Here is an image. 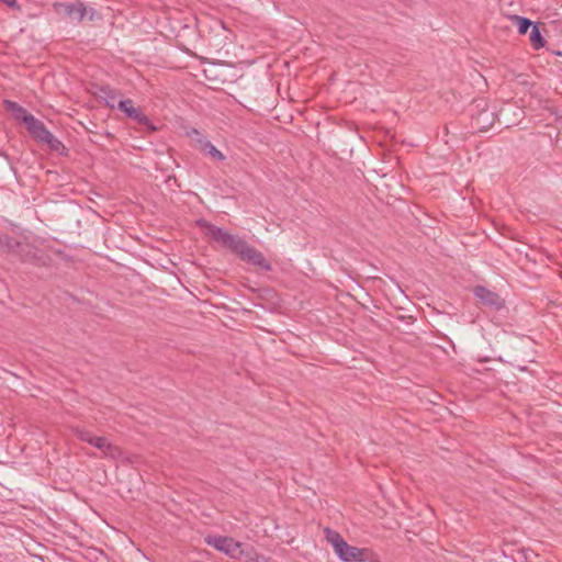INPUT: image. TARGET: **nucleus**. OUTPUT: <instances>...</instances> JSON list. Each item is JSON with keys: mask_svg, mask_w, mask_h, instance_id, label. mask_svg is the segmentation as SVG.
<instances>
[{"mask_svg": "<svg viewBox=\"0 0 562 562\" xmlns=\"http://www.w3.org/2000/svg\"><path fill=\"white\" fill-rule=\"evenodd\" d=\"M325 539L331 544L334 552L341 562H367L372 550L350 546L336 529H324Z\"/></svg>", "mask_w": 562, "mask_h": 562, "instance_id": "1", "label": "nucleus"}, {"mask_svg": "<svg viewBox=\"0 0 562 562\" xmlns=\"http://www.w3.org/2000/svg\"><path fill=\"white\" fill-rule=\"evenodd\" d=\"M213 47L216 48L221 57L229 55L231 49L234 47L235 34L226 27L222 20H213Z\"/></svg>", "mask_w": 562, "mask_h": 562, "instance_id": "2", "label": "nucleus"}, {"mask_svg": "<svg viewBox=\"0 0 562 562\" xmlns=\"http://www.w3.org/2000/svg\"><path fill=\"white\" fill-rule=\"evenodd\" d=\"M236 256L241 261L261 271H271L272 269L270 261L263 256V254L246 240Z\"/></svg>", "mask_w": 562, "mask_h": 562, "instance_id": "3", "label": "nucleus"}, {"mask_svg": "<svg viewBox=\"0 0 562 562\" xmlns=\"http://www.w3.org/2000/svg\"><path fill=\"white\" fill-rule=\"evenodd\" d=\"M117 109L125 113L127 117L139 124L144 132L154 133L157 131V127L151 123L148 116L145 115L139 108L134 106L133 100H120L117 102Z\"/></svg>", "mask_w": 562, "mask_h": 562, "instance_id": "4", "label": "nucleus"}, {"mask_svg": "<svg viewBox=\"0 0 562 562\" xmlns=\"http://www.w3.org/2000/svg\"><path fill=\"white\" fill-rule=\"evenodd\" d=\"M244 241L245 239L238 235H233L224 228L213 225V243L218 244L222 248L231 251L235 256L239 251L240 247L244 246Z\"/></svg>", "mask_w": 562, "mask_h": 562, "instance_id": "5", "label": "nucleus"}, {"mask_svg": "<svg viewBox=\"0 0 562 562\" xmlns=\"http://www.w3.org/2000/svg\"><path fill=\"white\" fill-rule=\"evenodd\" d=\"M473 294L484 305L494 311H501L505 307V300L496 292L487 289L484 285H475Z\"/></svg>", "mask_w": 562, "mask_h": 562, "instance_id": "6", "label": "nucleus"}, {"mask_svg": "<svg viewBox=\"0 0 562 562\" xmlns=\"http://www.w3.org/2000/svg\"><path fill=\"white\" fill-rule=\"evenodd\" d=\"M55 11L57 13H63L67 18L80 23L87 14V8L82 2L77 3H65L57 2L54 4Z\"/></svg>", "mask_w": 562, "mask_h": 562, "instance_id": "7", "label": "nucleus"}, {"mask_svg": "<svg viewBox=\"0 0 562 562\" xmlns=\"http://www.w3.org/2000/svg\"><path fill=\"white\" fill-rule=\"evenodd\" d=\"M213 547L234 559L239 558L244 553L243 544L228 537L213 538Z\"/></svg>", "mask_w": 562, "mask_h": 562, "instance_id": "8", "label": "nucleus"}, {"mask_svg": "<svg viewBox=\"0 0 562 562\" xmlns=\"http://www.w3.org/2000/svg\"><path fill=\"white\" fill-rule=\"evenodd\" d=\"M25 127L31 137L40 144H43L47 137L52 134L45 126V124L34 117H26Z\"/></svg>", "mask_w": 562, "mask_h": 562, "instance_id": "9", "label": "nucleus"}, {"mask_svg": "<svg viewBox=\"0 0 562 562\" xmlns=\"http://www.w3.org/2000/svg\"><path fill=\"white\" fill-rule=\"evenodd\" d=\"M15 246L8 250L5 254H12L23 262L35 263L38 260L36 249L30 244H23L15 239Z\"/></svg>", "mask_w": 562, "mask_h": 562, "instance_id": "10", "label": "nucleus"}, {"mask_svg": "<svg viewBox=\"0 0 562 562\" xmlns=\"http://www.w3.org/2000/svg\"><path fill=\"white\" fill-rule=\"evenodd\" d=\"M186 135L190 138L193 147L201 149L205 154H211V143L199 130L191 127L186 131Z\"/></svg>", "mask_w": 562, "mask_h": 562, "instance_id": "11", "label": "nucleus"}, {"mask_svg": "<svg viewBox=\"0 0 562 562\" xmlns=\"http://www.w3.org/2000/svg\"><path fill=\"white\" fill-rule=\"evenodd\" d=\"M95 95L102 100H104L105 104L114 109L117 108V98L121 95L120 91L110 87V86H98Z\"/></svg>", "mask_w": 562, "mask_h": 562, "instance_id": "12", "label": "nucleus"}, {"mask_svg": "<svg viewBox=\"0 0 562 562\" xmlns=\"http://www.w3.org/2000/svg\"><path fill=\"white\" fill-rule=\"evenodd\" d=\"M3 106L7 111L11 112L15 120L25 124L26 117H34L25 108L15 101L4 100Z\"/></svg>", "mask_w": 562, "mask_h": 562, "instance_id": "13", "label": "nucleus"}, {"mask_svg": "<svg viewBox=\"0 0 562 562\" xmlns=\"http://www.w3.org/2000/svg\"><path fill=\"white\" fill-rule=\"evenodd\" d=\"M91 446L101 450L104 454L114 457L119 451L115 446H113L105 437L93 436Z\"/></svg>", "mask_w": 562, "mask_h": 562, "instance_id": "14", "label": "nucleus"}, {"mask_svg": "<svg viewBox=\"0 0 562 562\" xmlns=\"http://www.w3.org/2000/svg\"><path fill=\"white\" fill-rule=\"evenodd\" d=\"M43 144H46L52 151H55L60 156L68 155L67 147L63 144L61 140L56 138L53 134H50Z\"/></svg>", "mask_w": 562, "mask_h": 562, "instance_id": "15", "label": "nucleus"}, {"mask_svg": "<svg viewBox=\"0 0 562 562\" xmlns=\"http://www.w3.org/2000/svg\"><path fill=\"white\" fill-rule=\"evenodd\" d=\"M529 40H530V43H531V46L533 47V49L538 50L544 46L546 40L541 35L538 24L532 26V29L530 31Z\"/></svg>", "mask_w": 562, "mask_h": 562, "instance_id": "16", "label": "nucleus"}, {"mask_svg": "<svg viewBox=\"0 0 562 562\" xmlns=\"http://www.w3.org/2000/svg\"><path fill=\"white\" fill-rule=\"evenodd\" d=\"M213 66H220V67H223L224 65L221 64V63H216L214 59H213ZM224 69L223 68H220V69H216L215 70V74L213 72V80H216V81H221L222 83L228 81V82H233L235 81L236 79V74H232L229 76H225L223 74Z\"/></svg>", "mask_w": 562, "mask_h": 562, "instance_id": "17", "label": "nucleus"}, {"mask_svg": "<svg viewBox=\"0 0 562 562\" xmlns=\"http://www.w3.org/2000/svg\"><path fill=\"white\" fill-rule=\"evenodd\" d=\"M513 19L516 22L519 34H526L529 29L536 25L532 21L524 16L514 15Z\"/></svg>", "mask_w": 562, "mask_h": 562, "instance_id": "18", "label": "nucleus"}, {"mask_svg": "<svg viewBox=\"0 0 562 562\" xmlns=\"http://www.w3.org/2000/svg\"><path fill=\"white\" fill-rule=\"evenodd\" d=\"M15 245V238L7 234H0V252L5 254Z\"/></svg>", "mask_w": 562, "mask_h": 562, "instance_id": "19", "label": "nucleus"}, {"mask_svg": "<svg viewBox=\"0 0 562 562\" xmlns=\"http://www.w3.org/2000/svg\"><path fill=\"white\" fill-rule=\"evenodd\" d=\"M74 434L79 440L88 442L89 445L94 436L90 430L80 427L74 428Z\"/></svg>", "mask_w": 562, "mask_h": 562, "instance_id": "20", "label": "nucleus"}, {"mask_svg": "<svg viewBox=\"0 0 562 562\" xmlns=\"http://www.w3.org/2000/svg\"><path fill=\"white\" fill-rule=\"evenodd\" d=\"M1 2L5 3L9 8L21 11V5L16 0H0Z\"/></svg>", "mask_w": 562, "mask_h": 562, "instance_id": "21", "label": "nucleus"}, {"mask_svg": "<svg viewBox=\"0 0 562 562\" xmlns=\"http://www.w3.org/2000/svg\"><path fill=\"white\" fill-rule=\"evenodd\" d=\"M213 159L216 160H224L225 156L222 151H220L215 146H213Z\"/></svg>", "mask_w": 562, "mask_h": 562, "instance_id": "22", "label": "nucleus"}, {"mask_svg": "<svg viewBox=\"0 0 562 562\" xmlns=\"http://www.w3.org/2000/svg\"><path fill=\"white\" fill-rule=\"evenodd\" d=\"M367 562H381V561L379 560V558H378L376 553H374V552L372 551V553H371V555H370V559H368V561H367Z\"/></svg>", "mask_w": 562, "mask_h": 562, "instance_id": "23", "label": "nucleus"}, {"mask_svg": "<svg viewBox=\"0 0 562 562\" xmlns=\"http://www.w3.org/2000/svg\"><path fill=\"white\" fill-rule=\"evenodd\" d=\"M198 224L203 225V226H205V227L211 229V226L207 224L206 221H198Z\"/></svg>", "mask_w": 562, "mask_h": 562, "instance_id": "24", "label": "nucleus"}, {"mask_svg": "<svg viewBox=\"0 0 562 562\" xmlns=\"http://www.w3.org/2000/svg\"><path fill=\"white\" fill-rule=\"evenodd\" d=\"M204 540H205V542H206L207 544H211V535H206V536L204 537Z\"/></svg>", "mask_w": 562, "mask_h": 562, "instance_id": "25", "label": "nucleus"}, {"mask_svg": "<svg viewBox=\"0 0 562 562\" xmlns=\"http://www.w3.org/2000/svg\"><path fill=\"white\" fill-rule=\"evenodd\" d=\"M93 14H94V11L92 10V11H91L90 19H93Z\"/></svg>", "mask_w": 562, "mask_h": 562, "instance_id": "26", "label": "nucleus"}]
</instances>
